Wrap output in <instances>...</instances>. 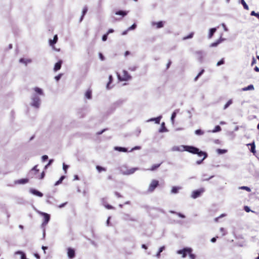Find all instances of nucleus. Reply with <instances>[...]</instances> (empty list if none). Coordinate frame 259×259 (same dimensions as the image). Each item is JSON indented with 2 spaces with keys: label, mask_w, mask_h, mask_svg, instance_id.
I'll use <instances>...</instances> for the list:
<instances>
[{
  "label": "nucleus",
  "mask_w": 259,
  "mask_h": 259,
  "mask_svg": "<svg viewBox=\"0 0 259 259\" xmlns=\"http://www.w3.org/2000/svg\"><path fill=\"white\" fill-rule=\"evenodd\" d=\"M30 175L32 177H35L38 179H42L45 176V172L42 171L40 174H39V170L37 168V165H35L30 171Z\"/></svg>",
  "instance_id": "1"
},
{
  "label": "nucleus",
  "mask_w": 259,
  "mask_h": 259,
  "mask_svg": "<svg viewBox=\"0 0 259 259\" xmlns=\"http://www.w3.org/2000/svg\"><path fill=\"white\" fill-rule=\"evenodd\" d=\"M178 150L181 151H186L192 154H196L198 151V148L192 146H182Z\"/></svg>",
  "instance_id": "2"
},
{
  "label": "nucleus",
  "mask_w": 259,
  "mask_h": 259,
  "mask_svg": "<svg viewBox=\"0 0 259 259\" xmlns=\"http://www.w3.org/2000/svg\"><path fill=\"white\" fill-rule=\"evenodd\" d=\"M118 78L120 81H127L132 78V76L129 74L126 70H123L121 75H117Z\"/></svg>",
  "instance_id": "3"
},
{
  "label": "nucleus",
  "mask_w": 259,
  "mask_h": 259,
  "mask_svg": "<svg viewBox=\"0 0 259 259\" xmlns=\"http://www.w3.org/2000/svg\"><path fill=\"white\" fill-rule=\"evenodd\" d=\"M159 185V181L156 180H153L150 183L148 188V192H152L154 191L155 188Z\"/></svg>",
  "instance_id": "4"
},
{
  "label": "nucleus",
  "mask_w": 259,
  "mask_h": 259,
  "mask_svg": "<svg viewBox=\"0 0 259 259\" xmlns=\"http://www.w3.org/2000/svg\"><path fill=\"white\" fill-rule=\"evenodd\" d=\"M31 99H32L31 105L36 108L39 107V105H40V102L39 97L36 95H34L32 97Z\"/></svg>",
  "instance_id": "5"
},
{
  "label": "nucleus",
  "mask_w": 259,
  "mask_h": 259,
  "mask_svg": "<svg viewBox=\"0 0 259 259\" xmlns=\"http://www.w3.org/2000/svg\"><path fill=\"white\" fill-rule=\"evenodd\" d=\"M190 252H192V249L191 248H184L183 249L179 250L177 251V253L182 254V257L184 258L186 257L187 254Z\"/></svg>",
  "instance_id": "6"
},
{
  "label": "nucleus",
  "mask_w": 259,
  "mask_h": 259,
  "mask_svg": "<svg viewBox=\"0 0 259 259\" xmlns=\"http://www.w3.org/2000/svg\"><path fill=\"white\" fill-rule=\"evenodd\" d=\"M204 192V189L201 188L198 190H195L192 192L191 194V197L193 199H196L199 196Z\"/></svg>",
  "instance_id": "7"
},
{
  "label": "nucleus",
  "mask_w": 259,
  "mask_h": 259,
  "mask_svg": "<svg viewBox=\"0 0 259 259\" xmlns=\"http://www.w3.org/2000/svg\"><path fill=\"white\" fill-rule=\"evenodd\" d=\"M196 154L199 157H203V158L200 161L197 162L198 164H200L207 156V154L206 152L200 151L199 149L198 152Z\"/></svg>",
  "instance_id": "8"
},
{
  "label": "nucleus",
  "mask_w": 259,
  "mask_h": 259,
  "mask_svg": "<svg viewBox=\"0 0 259 259\" xmlns=\"http://www.w3.org/2000/svg\"><path fill=\"white\" fill-rule=\"evenodd\" d=\"M67 255L69 258H73L75 256V250L72 248H67Z\"/></svg>",
  "instance_id": "9"
},
{
  "label": "nucleus",
  "mask_w": 259,
  "mask_h": 259,
  "mask_svg": "<svg viewBox=\"0 0 259 259\" xmlns=\"http://www.w3.org/2000/svg\"><path fill=\"white\" fill-rule=\"evenodd\" d=\"M62 64V61L61 60L59 61L58 62H57L54 68V70L55 71H57L61 69V65Z\"/></svg>",
  "instance_id": "10"
},
{
  "label": "nucleus",
  "mask_w": 259,
  "mask_h": 259,
  "mask_svg": "<svg viewBox=\"0 0 259 259\" xmlns=\"http://www.w3.org/2000/svg\"><path fill=\"white\" fill-rule=\"evenodd\" d=\"M30 192L32 194H33L35 195H36L37 196H39V197H42L43 196V194L41 192H40L35 189H31Z\"/></svg>",
  "instance_id": "11"
},
{
  "label": "nucleus",
  "mask_w": 259,
  "mask_h": 259,
  "mask_svg": "<svg viewBox=\"0 0 259 259\" xmlns=\"http://www.w3.org/2000/svg\"><path fill=\"white\" fill-rule=\"evenodd\" d=\"M41 214L44 217V223H48L50 219V215L45 212H41Z\"/></svg>",
  "instance_id": "12"
},
{
  "label": "nucleus",
  "mask_w": 259,
  "mask_h": 259,
  "mask_svg": "<svg viewBox=\"0 0 259 259\" xmlns=\"http://www.w3.org/2000/svg\"><path fill=\"white\" fill-rule=\"evenodd\" d=\"M182 189L181 187L179 186H174L172 187L171 190V193L173 194H177L179 192L180 190Z\"/></svg>",
  "instance_id": "13"
},
{
  "label": "nucleus",
  "mask_w": 259,
  "mask_h": 259,
  "mask_svg": "<svg viewBox=\"0 0 259 259\" xmlns=\"http://www.w3.org/2000/svg\"><path fill=\"white\" fill-rule=\"evenodd\" d=\"M29 181L28 179H21L15 182V184H24L28 183Z\"/></svg>",
  "instance_id": "14"
},
{
  "label": "nucleus",
  "mask_w": 259,
  "mask_h": 259,
  "mask_svg": "<svg viewBox=\"0 0 259 259\" xmlns=\"http://www.w3.org/2000/svg\"><path fill=\"white\" fill-rule=\"evenodd\" d=\"M57 40H58V36H57V35H55L54 36V39L53 40H52V39L49 40L50 45L51 46H53L57 42Z\"/></svg>",
  "instance_id": "15"
},
{
  "label": "nucleus",
  "mask_w": 259,
  "mask_h": 259,
  "mask_svg": "<svg viewBox=\"0 0 259 259\" xmlns=\"http://www.w3.org/2000/svg\"><path fill=\"white\" fill-rule=\"evenodd\" d=\"M162 162H161V163H158V164H153V165H152L151 168H150L149 169H148V170H150V171H154V170H156L160 166V165L162 164Z\"/></svg>",
  "instance_id": "16"
},
{
  "label": "nucleus",
  "mask_w": 259,
  "mask_h": 259,
  "mask_svg": "<svg viewBox=\"0 0 259 259\" xmlns=\"http://www.w3.org/2000/svg\"><path fill=\"white\" fill-rule=\"evenodd\" d=\"M85 97L86 98L88 99H91L92 98V91L90 89H89L87 91L85 94Z\"/></svg>",
  "instance_id": "17"
},
{
  "label": "nucleus",
  "mask_w": 259,
  "mask_h": 259,
  "mask_svg": "<svg viewBox=\"0 0 259 259\" xmlns=\"http://www.w3.org/2000/svg\"><path fill=\"white\" fill-rule=\"evenodd\" d=\"M247 145H250L251 146L250 151L254 154L256 153L254 142H253L252 143L249 144Z\"/></svg>",
  "instance_id": "18"
},
{
  "label": "nucleus",
  "mask_w": 259,
  "mask_h": 259,
  "mask_svg": "<svg viewBox=\"0 0 259 259\" xmlns=\"http://www.w3.org/2000/svg\"><path fill=\"white\" fill-rule=\"evenodd\" d=\"M115 14L118 15H121L124 16L127 14V12L125 11H116Z\"/></svg>",
  "instance_id": "19"
},
{
  "label": "nucleus",
  "mask_w": 259,
  "mask_h": 259,
  "mask_svg": "<svg viewBox=\"0 0 259 259\" xmlns=\"http://www.w3.org/2000/svg\"><path fill=\"white\" fill-rule=\"evenodd\" d=\"M167 131V130L166 129V128L165 126L164 122H162V123L161 124V127L159 130V132L163 133V132H166Z\"/></svg>",
  "instance_id": "20"
},
{
  "label": "nucleus",
  "mask_w": 259,
  "mask_h": 259,
  "mask_svg": "<svg viewBox=\"0 0 259 259\" xmlns=\"http://www.w3.org/2000/svg\"><path fill=\"white\" fill-rule=\"evenodd\" d=\"M34 91L39 95H42L43 92L42 90L39 88L35 87L34 88Z\"/></svg>",
  "instance_id": "21"
},
{
  "label": "nucleus",
  "mask_w": 259,
  "mask_h": 259,
  "mask_svg": "<svg viewBox=\"0 0 259 259\" xmlns=\"http://www.w3.org/2000/svg\"><path fill=\"white\" fill-rule=\"evenodd\" d=\"M125 220L132 221V222L136 221V220L135 219L131 217L129 214L126 215V218H125Z\"/></svg>",
  "instance_id": "22"
},
{
  "label": "nucleus",
  "mask_w": 259,
  "mask_h": 259,
  "mask_svg": "<svg viewBox=\"0 0 259 259\" xmlns=\"http://www.w3.org/2000/svg\"><path fill=\"white\" fill-rule=\"evenodd\" d=\"M254 90V87L252 84H250V85L247 86V87H245L242 89V90L244 91H248V90Z\"/></svg>",
  "instance_id": "23"
},
{
  "label": "nucleus",
  "mask_w": 259,
  "mask_h": 259,
  "mask_svg": "<svg viewBox=\"0 0 259 259\" xmlns=\"http://www.w3.org/2000/svg\"><path fill=\"white\" fill-rule=\"evenodd\" d=\"M193 35H194V32H192L188 35L184 36L183 38V40H186L187 39L191 38L193 37Z\"/></svg>",
  "instance_id": "24"
},
{
  "label": "nucleus",
  "mask_w": 259,
  "mask_h": 259,
  "mask_svg": "<svg viewBox=\"0 0 259 259\" xmlns=\"http://www.w3.org/2000/svg\"><path fill=\"white\" fill-rule=\"evenodd\" d=\"M115 149L120 152H127V149L124 147H117Z\"/></svg>",
  "instance_id": "25"
},
{
  "label": "nucleus",
  "mask_w": 259,
  "mask_h": 259,
  "mask_svg": "<svg viewBox=\"0 0 259 259\" xmlns=\"http://www.w3.org/2000/svg\"><path fill=\"white\" fill-rule=\"evenodd\" d=\"M96 169L98 170V171L100 172L102 171H106V169L104 167H103L101 166H99V165H97L96 166Z\"/></svg>",
  "instance_id": "26"
},
{
  "label": "nucleus",
  "mask_w": 259,
  "mask_h": 259,
  "mask_svg": "<svg viewBox=\"0 0 259 259\" xmlns=\"http://www.w3.org/2000/svg\"><path fill=\"white\" fill-rule=\"evenodd\" d=\"M154 24L156 25L157 28H160L163 26V22L162 21H159L157 23H155Z\"/></svg>",
  "instance_id": "27"
},
{
  "label": "nucleus",
  "mask_w": 259,
  "mask_h": 259,
  "mask_svg": "<svg viewBox=\"0 0 259 259\" xmlns=\"http://www.w3.org/2000/svg\"><path fill=\"white\" fill-rule=\"evenodd\" d=\"M221 131V127L220 125H217L215 126L213 130V133L218 132Z\"/></svg>",
  "instance_id": "28"
},
{
  "label": "nucleus",
  "mask_w": 259,
  "mask_h": 259,
  "mask_svg": "<svg viewBox=\"0 0 259 259\" xmlns=\"http://www.w3.org/2000/svg\"><path fill=\"white\" fill-rule=\"evenodd\" d=\"M232 103V100H229L227 103L225 105L224 107V109H227L231 104Z\"/></svg>",
  "instance_id": "29"
},
{
  "label": "nucleus",
  "mask_w": 259,
  "mask_h": 259,
  "mask_svg": "<svg viewBox=\"0 0 259 259\" xmlns=\"http://www.w3.org/2000/svg\"><path fill=\"white\" fill-rule=\"evenodd\" d=\"M216 28H213L210 29L209 31V37H211L214 33L216 31Z\"/></svg>",
  "instance_id": "30"
},
{
  "label": "nucleus",
  "mask_w": 259,
  "mask_h": 259,
  "mask_svg": "<svg viewBox=\"0 0 259 259\" xmlns=\"http://www.w3.org/2000/svg\"><path fill=\"white\" fill-rule=\"evenodd\" d=\"M195 133L197 135H202L204 134V132L201 130H197L195 131Z\"/></svg>",
  "instance_id": "31"
},
{
  "label": "nucleus",
  "mask_w": 259,
  "mask_h": 259,
  "mask_svg": "<svg viewBox=\"0 0 259 259\" xmlns=\"http://www.w3.org/2000/svg\"><path fill=\"white\" fill-rule=\"evenodd\" d=\"M222 41V40L219 39L216 42H214L213 43H212L210 45V47H216L219 45L221 42Z\"/></svg>",
  "instance_id": "32"
},
{
  "label": "nucleus",
  "mask_w": 259,
  "mask_h": 259,
  "mask_svg": "<svg viewBox=\"0 0 259 259\" xmlns=\"http://www.w3.org/2000/svg\"><path fill=\"white\" fill-rule=\"evenodd\" d=\"M112 76L111 75H110L109 76V82H108V83L107 84V88L108 89H110L109 84L112 82Z\"/></svg>",
  "instance_id": "33"
},
{
  "label": "nucleus",
  "mask_w": 259,
  "mask_h": 259,
  "mask_svg": "<svg viewBox=\"0 0 259 259\" xmlns=\"http://www.w3.org/2000/svg\"><path fill=\"white\" fill-rule=\"evenodd\" d=\"M204 71V69L201 70V71L198 73V74L194 78V81H196L198 79V78L199 77V76H201L203 74Z\"/></svg>",
  "instance_id": "34"
},
{
  "label": "nucleus",
  "mask_w": 259,
  "mask_h": 259,
  "mask_svg": "<svg viewBox=\"0 0 259 259\" xmlns=\"http://www.w3.org/2000/svg\"><path fill=\"white\" fill-rule=\"evenodd\" d=\"M241 4L245 9L248 10V7L244 0H241Z\"/></svg>",
  "instance_id": "35"
},
{
  "label": "nucleus",
  "mask_w": 259,
  "mask_h": 259,
  "mask_svg": "<svg viewBox=\"0 0 259 259\" xmlns=\"http://www.w3.org/2000/svg\"><path fill=\"white\" fill-rule=\"evenodd\" d=\"M176 114H177L176 112V111H174V112L172 113V115H171V122H172V123H174V119H175V117H176Z\"/></svg>",
  "instance_id": "36"
},
{
  "label": "nucleus",
  "mask_w": 259,
  "mask_h": 259,
  "mask_svg": "<svg viewBox=\"0 0 259 259\" xmlns=\"http://www.w3.org/2000/svg\"><path fill=\"white\" fill-rule=\"evenodd\" d=\"M137 27V25L136 23H134L133 24L131 27H128L127 28V30H134L135 29H136Z\"/></svg>",
  "instance_id": "37"
},
{
  "label": "nucleus",
  "mask_w": 259,
  "mask_h": 259,
  "mask_svg": "<svg viewBox=\"0 0 259 259\" xmlns=\"http://www.w3.org/2000/svg\"><path fill=\"white\" fill-rule=\"evenodd\" d=\"M87 11H88V8L87 7H84L83 8V10L82 11V16H84L86 14Z\"/></svg>",
  "instance_id": "38"
},
{
  "label": "nucleus",
  "mask_w": 259,
  "mask_h": 259,
  "mask_svg": "<svg viewBox=\"0 0 259 259\" xmlns=\"http://www.w3.org/2000/svg\"><path fill=\"white\" fill-rule=\"evenodd\" d=\"M65 177L64 176H62L60 179L57 181L56 182V183H55V185H59V184L61 183L63 180L64 179Z\"/></svg>",
  "instance_id": "39"
},
{
  "label": "nucleus",
  "mask_w": 259,
  "mask_h": 259,
  "mask_svg": "<svg viewBox=\"0 0 259 259\" xmlns=\"http://www.w3.org/2000/svg\"><path fill=\"white\" fill-rule=\"evenodd\" d=\"M240 189H242V190H246L247 192H250L251 191V189H250V188L247 187V186H242L240 188Z\"/></svg>",
  "instance_id": "40"
},
{
  "label": "nucleus",
  "mask_w": 259,
  "mask_h": 259,
  "mask_svg": "<svg viewBox=\"0 0 259 259\" xmlns=\"http://www.w3.org/2000/svg\"><path fill=\"white\" fill-rule=\"evenodd\" d=\"M189 255L190 259H195V255L193 254L192 252H190V253H188Z\"/></svg>",
  "instance_id": "41"
},
{
  "label": "nucleus",
  "mask_w": 259,
  "mask_h": 259,
  "mask_svg": "<svg viewBox=\"0 0 259 259\" xmlns=\"http://www.w3.org/2000/svg\"><path fill=\"white\" fill-rule=\"evenodd\" d=\"M104 206L108 209H111L114 208V207L112 205L109 204H104Z\"/></svg>",
  "instance_id": "42"
},
{
  "label": "nucleus",
  "mask_w": 259,
  "mask_h": 259,
  "mask_svg": "<svg viewBox=\"0 0 259 259\" xmlns=\"http://www.w3.org/2000/svg\"><path fill=\"white\" fill-rule=\"evenodd\" d=\"M244 209L247 212H250L251 211L250 208H249V207L247 206H245L244 207Z\"/></svg>",
  "instance_id": "43"
},
{
  "label": "nucleus",
  "mask_w": 259,
  "mask_h": 259,
  "mask_svg": "<svg viewBox=\"0 0 259 259\" xmlns=\"http://www.w3.org/2000/svg\"><path fill=\"white\" fill-rule=\"evenodd\" d=\"M224 63V59H222V60H221L217 63V66H220L222 64H223Z\"/></svg>",
  "instance_id": "44"
},
{
  "label": "nucleus",
  "mask_w": 259,
  "mask_h": 259,
  "mask_svg": "<svg viewBox=\"0 0 259 259\" xmlns=\"http://www.w3.org/2000/svg\"><path fill=\"white\" fill-rule=\"evenodd\" d=\"M220 230L222 233V235L223 236H224V235H226V232H225V230L224 228H221Z\"/></svg>",
  "instance_id": "45"
},
{
  "label": "nucleus",
  "mask_w": 259,
  "mask_h": 259,
  "mask_svg": "<svg viewBox=\"0 0 259 259\" xmlns=\"http://www.w3.org/2000/svg\"><path fill=\"white\" fill-rule=\"evenodd\" d=\"M107 36H108V33H106V34L103 35V36H102V40L103 41H106L107 39Z\"/></svg>",
  "instance_id": "46"
},
{
  "label": "nucleus",
  "mask_w": 259,
  "mask_h": 259,
  "mask_svg": "<svg viewBox=\"0 0 259 259\" xmlns=\"http://www.w3.org/2000/svg\"><path fill=\"white\" fill-rule=\"evenodd\" d=\"M226 151L225 150H222L220 149H218V152L220 154L224 153Z\"/></svg>",
  "instance_id": "47"
},
{
  "label": "nucleus",
  "mask_w": 259,
  "mask_h": 259,
  "mask_svg": "<svg viewBox=\"0 0 259 259\" xmlns=\"http://www.w3.org/2000/svg\"><path fill=\"white\" fill-rule=\"evenodd\" d=\"M114 194L115 195V196H116L118 198H121L122 197V196L121 195H120V194L117 192H115L114 193Z\"/></svg>",
  "instance_id": "48"
},
{
  "label": "nucleus",
  "mask_w": 259,
  "mask_h": 259,
  "mask_svg": "<svg viewBox=\"0 0 259 259\" xmlns=\"http://www.w3.org/2000/svg\"><path fill=\"white\" fill-rule=\"evenodd\" d=\"M61 76H62V74H60L58 75L55 76V78L56 80L58 81L60 79Z\"/></svg>",
  "instance_id": "49"
},
{
  "label": "nucleus",
  "mask_w": 259,
  "mask_h": 259,
  "mask_svg": "<svg viewBox=\"0 0 259 259\" xmlns=\"http://www.w3.org/2000/svg\"><path fill=\"white\" fill-rule=\"evenodd\" d=\"M68 168V166L67 165H65V164H63V169L66 172L67 169Z\"/></svg>",
  "instance_id": "50"
},
{
  "label": "nucleus",
  "mask_w": 259,
  "mask_h": 259,
  "mask_svg": "<svg viewBox=\"0 0 259 259\" xmlns=\"http://www.w3.org/2000/svg\"><path fill=\"white\" fill-rule=\"evenodd\" d=\"M251 15H254L255 16H259V14L255 13L254 11H252L251 13Z\"/></svg>",
  "instance_id": "51"
},
{
  "label": "nucleus",
  "mask_w": 259,
  "mask_h": 259,
  "mask_svg": "<svg viewBox=\"0 0 259 259\" xmlns=\"http://www.w3.org/2000/svg\"><path fill=\"white\" fill-rule=\"evenodd\" d=\"M137 169V168H133L132 169H130L129 174H133V173H134Z\"/></svg>",
  "instance_id": "52"
},
{
  "label": "nucleus",
  "mask_w": 259,
  "mask_h": 259,
  "mask_svg": "<svg viewBox=\"0 0 259 259\" xmlns=\"http://www.w3.org/2000/svg\"><path fill=\"white\" fill-rule=\"evenodd\" d=\"M255 63H256V60L254 57H253L251 61V65H253V64Z\"/></svg>",
  "instance_id": "53"
},
{
  "label": "nucleus",
  "mask_w": 259,
  "mask_h": 259,
  "mask_svg": "<svg viewBox=\"0 0 259 259\" xmlns=\"http://www.w3.org/2000/svg\"><path fill=\"white\" fill-rule=\"evenodd\" d=\"M165 249V247L163 246H162V247H160L159 249V252H161L163 251V250Z\"/></svg>",
  "instance_id": "54"
},
{
  "label": "nucleus",
  "mask_w": 259,
  "mask_h": 259,
  "mask_svg": "<svg viewBox=\"0 0 259 259\" xmlns=\"http://www.w3.org/2000/svg\"><path fill=\"white\" fill-rule=\"evenodd\" d=\"M48 156H47V155H44V156H42V160H43L44 161H45V160H46L48 159Z\"/></svg>",
  "instance_id": "55"
},
{
  "label": "nucleus",
  "mask_w": 259,
  "mask_h": 259,
  "mask_svg": "<svg viewBox=\"0 0 259 259\" xmlns=\"http://www.w3.org/2000/svg\"><path fill=\"white\" fill-rule=\"evenodd\" d=\"M34 256H35L36 258H37V259H40V256H39V255L38 254H37V253H35V254H34Z\"/></svg>",
  "instance_id": "56"
},
{
  "label": "nucleus",
  "mask_w": 259,
  "mask_h": 259,
  "mask_svg": "<svg viewBox=\"0 0 259 259\" xmlns=\"http://www.w3.org/2000/svg\"><path fill=\"white\" fill-rule=\"evenodd\" d=\"M113 31H114V30L112 29H110L108 30L107 33H108V35L109 33H112Z\"/></svg>",
  "instance_id": "57"
},
{
  "label": "nucleus",
  "mask_w": 259,
  "mask_h": 259,
  "mask_svg": "<svg viewBox=\"0 0 259 259\" xmlns=\"http://www.w3.org/2000/svg\"><path fill=\"white\" fill-rule=\"evenodd\" d=\"M47 248H48V247H47V246H42V249L44 250L45 253H46V249H47Z\"/></svg>",
  "instance_id": "58"
},
{
  "label": "nucleus",
  "mask_w": 259,
  "mask_h": 259,
  "mask_svg": "<svg viewBox=\"0 0 259 259\" xmlns=\"http://www.w3.org/2000/svg\"><path fill=\"white\" fill-rule=\"evenodd\" d=\"M66 203H67V202H65V203H62V204H61V205H60L59 206V207L60 208L63 207H64V206L66 205Z\"/></svg>",
  "instance_id": "59"
},
{
  "label": "nucleus",
  "mask_w": 259,
  "mask_h": 259,
  "mask_svg": "<svg viewBox=\"0 0 259 259\" xmlns=\"http://www.w3.org/2000/svg\"><path fill=\"white\" fill-rule=\"evenodd\" d=\"M105 131V130L104 129V130H102V131H100V132H98V133H97V135H101V134H102V133H103Z\"/></svg>",
  "instance_id": "60"
},
{
  "label": "nucleus",
  "mask_w": 259,
  "mask_h": 259,
  "mask_svg": "<svg viewBox=\"0 0 259 259\" xmlns=\"http://www.w3.org/2000/svg\"><path fill=\"white\" fill-rule=\"evenodd\" d=\"M130 54V52L129 51H126L124 53V56L126 57L127 55Z\"/></svg>",
  "instance_id": "61"
},
{
  "label": "nucleus",
  "mask_w": 259,
  "mask_h": 259,
  "mask_svg": "<svg viewBox=\"0 0 259 259\" xmlns=\"http://www.w3.org/2000/svg\"><path fill=\"white\" fill-rule=\"evenodd\" d=\"M216 240H217V239H216V238H215V237H213V238H211V241L212 242H215L216 241Z\"/></svg>",
  "instance_id": "62"
},
{
  "label": "nucleus",
  "mask_w": 259,
  "mask_h": 259,
  "mask_svg": "<svg viewBox=\"0 0 259 259\" xmlns=\"http://www.w3.org/2000/svg\"><path fill=\"white\" fill-rule=\"evenodd\" d=\"M128 31H129V30H127H127H125V31H123V32H122V35H125V34H127V32Z\"/></svg>",
  "instance_id": "63"
},
{
  "label": "nucleus",
  "mask_w": 259,
  "mask_h": 259,
  "mask_svg": "<svg viewBox=\"0 0 259 259\" xmlns=\"http://www.w3.org/2000/svg\"><path fill=\"white\" fill-rule=\"evenodd\" d=\"M254 70L256 72H259V68L257 66L254 67Z\"/></svg>",
  "instance_id": "64"
}]
</instances>
